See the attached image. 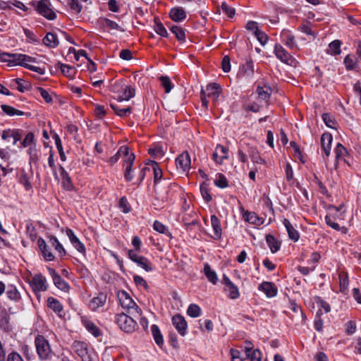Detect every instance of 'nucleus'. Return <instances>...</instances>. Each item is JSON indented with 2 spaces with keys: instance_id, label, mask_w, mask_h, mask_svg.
I'll return each instance as SVG.
<instances>
[{
  "instance_id": "1",
  "label": "nucleus",
  "mask_w": 361,
  "mask_h": 361,
  "mask_svg": "<svg viewBox=\"0 0 361 361\" xmlns=\"http://www.w3.org/2000/svg\"><path fill=\"white\" fill-rule=\"evenodd\" d=\"M345 211L343 205L339 207L329 206L328 208V214L325 216V221L326 224L336 231H341L344 233L346 228L343 226H340L337 221L344 220Z\"/></svg>"
},
{
  "instance_id": "2",
  "label": "nucleus",
  "mask_w": 361,
  "mask_h": 361,
  "mask_svg": "<svg viewBox=\"0 0 361 361\" xmlns=\"http://www.w3.org/2000/svg\"><path fill=\"white\" fill-rule=\"evenodd\" d=\"M110 90L113 92L118 102L128 101L135 95V90L127 85L123 80H116L110 85Z\"/></svg>"
},
{
  "instance_id": "3",
  "label": "nucleus",
  "mask_w": 361,
  "mask_h": 361,
  "mask_svg": "<svg viewBox=\"0 0 361 361\" xmlns=\"http://www.w3.org/2000/svg\"><path fill=\"white\" fill-rule=\"evenodd\" d=\"M117 297L120 305L128 313L130 314L134 317L141 315V309L132 299L129 293L125 290H118L117 293Z\"/></svg>"
},
{
  "instance_id": "4",
  "label": "nucleus",
  "mask_w": 361,
  "mask_h": 361,
  "mask_svg": "<svg viewBox=\"0 0 361 361\" xmlns=\"http://www.w3.org/2000/svg\"><path fill=\"white\" fill-rule=\"evenodd\" d=\"M0 59L3 62L7 63L9 66H21L25 67L27 66V63L36 61L35 58L18 53H2L0 55Z\"/></svg>"
},
{
  "instance_id": "5",
  "label": "nucleus",
  "mask_w": 361,
  "mask_h": 361,
  "mask_svg": "<svg viewBox=\"0 0 361 361\" xmlns=\"http://www.w3.org/2000/svg\"><path fill=\"white\" fill-rule=\"evenodd\" d=\"M30 4L42 16L49 20H54L56 18V13L51 8L49 0L32 1Z\"/></svg>"
},
{
  "instance_id": "6",
  "label": "nucleus",
  "mask_w": 361,
  "mask_h": 361,
  "mask_svg": "<svg viewBox=\"0 0 361 361\" xmlns=\"http://www.w3.org/2000/svg\"><path fill=\"white\" fill-rule=\"evenodd\" d=\"M221 93V86L216 83L209 84L205 89L201 90V102L202 106L207 109L208 100L210 98L212 101L216 102Z\"/></svg>"
},
{
  "instance_id": "7",
  "label": "nucleus",
  "mask_w": 361,
  "mask_h": 361,
  "mask_svg": "<svg viewBox=\"0 0 361 361\" xmlns=\"http://www.w3.org/2000/svg\"><path fill=\"white\" fill-rule=\"evenodd\" d=\"M37 353L41 360H49L52 353L48 341L42 336H38L35 341Z\"/></svg>"
},
{
  "instance_id": "8",
  "label": "nucleus",
  "mask_w": 361,
  "mask_h": 361,
  "mask_svg": "<svg viewBox=\"0 0 361 361\" xmlns=\"http://www.w3.org/2000/svg\"><path fill=\"white\" fill-rule=\"evenodd\" d=\"M115 321L119 328L127 333L134 331L137 327V322L131 317L128 316L126 313L117 314L115 317Z\"/></svg>"
},
{
  "instance_id": "9",
  "label": "nucleus",
  "mask_w": 361,
  "mask_h": 361,
  "mask_svg": "<svg viewBox=\"0 0 361 361\" xmlns=\"http://www.w3.org/2000/svg\"><path fill=\"white\" fill-rule=\"evenodd\" d=\"M29 284L35 293L46 291L49 286L46 277L41 274L31 276L29 279Z\"/></svg>"
},
{
  "instance_id": "10",
  "label": "nucleus",
  "mask_w": 361,
  "mask_h": 361,
  "mask_svg": "<svg viewBox=\"0 0 361 361\" xmlns=\"http://www.w3.org/2000/svg\"><path fill=\"white\" fill-rule=\"evenodd\" d=\"M129 258L146 271L149 272L154 270L152 263L145 257L137 255L133 250L128 251Z\"/></svg>"
},
{
  "instance_id": "11",
  "label": "nucleus",
  "mask_w": 361,
  "mask_h": 361,
  "mask_svg": "<svg viewBox=\"0 0 361 361\" xmlns=\"http://www.w3.org/2000/svg\"><path fill=\"white\" fill-rule=\"evenodd\" d=\"M135 156L133 153L129 154L123 161V168L124 170V178L126 181H131L133 179V166L135 161Z\"/></svg>"
},
{
  "instance_id": "12",
  "label": "nucleus",
  "mask_w": 361,
  "mask_h": 361,
  "mask_svg": "<svg viewBox=\"0 0 361 361\" xmlns=\"http://www.w3.org/2000/svg\"><path fill=\"white\" fill-rule=\"evenodd\" d=\"M228 159V148L221 145H217L214 152L212 154V159L219 165L224 163L225 160Z\"/></svg>"
},
{
  "instance_id": "13",
  "label": "nucleus",
  "mask_w": 361,
  "mask_h": 361,
  "mask_svg": "<svg viewBox=\"0 0 361 361\" xmlns=\"http://www.w3.org/2000/svg\"><path fill=\"white\" fill-rule=\"evenodd\" d=\"M190 157L188 152H183L176 159L177 169L182 172H187L190 169Z\"/></svg>"
},
{
  "instance_id": "14",
  "label": "nucleus",
  "mask_w": 361,
  "mask_h": 361,
  "mask_svg": "<svg viewBox=\"0 0 361 361\" xmlns=\"http://www.w3.org/2000/svg\"><path fill=\"white\" fill-rule=\"evenodd\" d=\"M172 324L179 333L180 335L184 336L187 334L188 324L185 318L180 315L176 314L172 317Z\"/></svg>"
},
{
  "instance_id": "15",
  "label": "nucleus",
  "mask_w": 361,
  "mask_h": 361,
  "mask_svg": "<svg viewBox=\"0 0 361 361\" xmlns=\"http://www.w3.org/2000/svg\"><path fill=\"white\" fill-rule=\"evenodd\" d=\"M49 273L52 277L53 282L57 288L66 293L68 292L70 289L69 285L56 272L54 269H49Z\"/></svg>"
},
{
  "instance_id": "16",
  "label": "nucleus",
  "mask_w": 361,
  "mask_h": 361,
  "mask_svg": "<svg viewBox=\"0 0 361 361\" xmlns=\"http://www.w3.org/2000/svg\"><path fill=\"white\" fill-rule=\"evenodd\" d=\"M258 290L262 291L267 298H274L277 295L278 289L271 282L264 281L258 287Z\"/></svg>"
},
{
  "instance_id": "17",
  "label": "nucleus",
  "mask_w": 361,
  "mask_h": 361,
  "mask_svg": "<svg viewBox=\"0 0 361 361\" xmlns=\"http://www.w3.org/2000/svg\"><path fill=\"white\" fill-rule=\"evenodd\" d=\"M66 233L71 243L74 246V247L80 252L85 253V247L84 244L79 240V238L75 235L73 230L71 228H66Z\"/></svg>"
},
{
  "instance_id": "18",
  "label": "nucleus",
  "mask_w": 361,
  "mask_h": 361,
  "mask_svg": "<svg viewBox=\"0 0 361 361\" xmlns=\"http://www.w3.org/2000/svg\"><path fill=\"white\" fill-rule=\"evenodd\" d=\"M106 295L103 293H100L96 297L91 299L89 302V307L92 310L95 311L99 307H103L106 303Z\"/></svg>"
},
{
  "instance_id": "19",
  "label": "nucleus",
  "mask_w": 361,
  "mask_h": 361,
  "mask_svg": "<svg viewBox=\"0 0 361 361\" xmlns=\"http://www.w3.org/2000/svg\"><path fill=\"white\" fill-rule=\"evenodd\" d=\"M0 328L7 332L12 330L10 315L4 309L0 310Z\"/></svg>"
},
{
  "instance_id": "20",
  "label": "nucleus",
  "mask_w": 361,
  "mask_h": 361,
  "mask_svg": "<svg viewBox=\"0 0 361 361\" xmlns=\"http://www.w3.org/2000/svg\"><path fill=\"white\" fill-rule=\"evenodd\" d=\"M169 16L174 22H181L186 18L185 11L182 7H174L170 10Z\"/></svg>"
},
{
  "instance_id": "21",
  "label": "nucleus",
  "mask_w": 361,
  "mask_h": 361,
  "mask_svg": "<svg viewBox=\"0 0 361 361\" xmlns=\"http://www.w3.org/2000/svg\"><path fill=\"white\" fill-rule=\"evenodd\" d=\"M281 41L285 43V44L290 48H298V46L295 41V37L292 34L290 30H283L281 33Z\"/></svg>"
},
{
  "instance_id": "22",
  "label": "nucleus",
  "mask_w": 361,
  "mask_h": 361,
  "mask_svg": "<svg viewBox=\"0 0 361 361\" xmlns=\"http://www.w3.org/2000/svg\"><path fill=\"white\" fill-rule=\"evenodd\" d=\"M129 153H130L129 147L126 145H123L118 149L117 152L109 159V163L111 165H114L115 163H116L118 161V159L121 157H122V159L123 160L129 154Z\"/></svg>"
},
{
  "instance_id": "23",
  "label": "nucleus",
  "mask_w": 361,
  "mask_h": 361,
  "mask_svg": "<svg viewBox=\"0 0 361 361\" xmlns=\"http://www.w3.org/2000/svg\"><path fill=\"white\" fill-rule=\"evenodd\" d=\"M283 224L286 228L289 238L294 242H297L300 238L299 232L294 228V226L287 219H284L283 220Z\"/></svg>"
},
{
  "instance_id": "24",
  "label": "nucleus",
  "mask_w": 361,
  "mask_h": 361,
  "mask_svg": "<svg viewBox=\"0 0 361 361\" xmlns=\"http://www.w3.org/2000/svg\"><path fill=\"white\" fill-rule=\"evenodd\" d=\"M333 140L330 133H324L321 137V145L326 157L331 154V145Z\"/></svg>"
},
{
  "instance_id": "25",
  "label": "nucleus",
  "mask_w": 361,
  "mask_h": 361,
  "mask_svg": "<svg viewBox=\"0 0 361 361\" xmlns=\"http://www.w3.org/2000/svg\"><path fill=\"white\" fill-rule=\"evenodd\" d=\"M59 172H60V180L61 182V184L63 187L67 190H71L73 189V185L71 179V177L68 176L66 171L64 169L63 166H60L59 168Z\"/></svg>"
},
{
  "instance_id": "26",
  "label": "nucleus",
  "mask_w": 361,
  "mask_h": 361,
  "mask_svg": "<svg viewBox=\"0 0 361 361\" xmlns=\"http://www.w3.org/2000/svg\"><path fill=\"white\" fill-rule=\"evenodd\" d=\"M247 152L254 164H262L264 163V160L260 157L259 153L255 147L247 145Z\"/></svg>"
},
{
  "instance_id": "27",
  "label": "nucleus",
  "mask_w": 361,
  "mask_h": 361,
  "mask_svg": "<svg viewBox=\"0 0 361 361\" xmlns=\"http://www.w3.org/2000/svg\"><path fill=\"white\" fill-rule=\"evenodd\" d=\"M38 246L43 254L44 259L47 261H52L54 259V255L51 253L50 248L46 244V242L42 238H39L37 240Z\"/></svg>"
},
{
  "instance_id": "28",
  "label": "nucleus",
  "mask_w": 361,
  "mask_h": 361,
  "mask_svg": "<svg viewBox=\"0 0 361 361\" xmlns=\"http://www.w3.org/2000/svg\"><path fill=\"white\" fill-rule=\"evenodd\" d=\"M255 73L253 61L250 59L247 60L245 63L240 68V73L246 78H252Z\"/></svg>"
},
{
  "instance_id": "29",
  "label": "nucleus",
  "mask_w": 361,
  "mask_h": 361,
  "mask_svg": "<svg viewBox=\"0 0 361 361\" xmlns=\"http://www.w3.org/2000/svg\"><path fill=\"white\" fill-rule=\"evenodd\" d=\"M274 53L276 57L279 59H280L282 62L288 63V61L291 59L290 55L281 44L275 45Z\"/></svg>"
},
{
  "instance_id": "30",
  "label": "nucleus",
  "mask_w": 361,
  "mask_h": 361,
  "mask_svg": "<svg viewBox=\"0 0 361 361\" xmlns=\"http://www.w3.org/2000/svg\"><path fill=\"white\" fill-rule=\"evenodd\" d=\"M246 356L250 360V361H261L262 355L261 352L257 350H253L251 343L247 344L245 348Z\"/></svg>"
},
{
  "instance_id": "31",
  "label": "nucleus",
  "mask_w": 361,
  "mask_h": 361,
  "mask_svg": "<svg viewBox=\"0 0 361 361\" xmlns=\"http://www.w3.org/2000/svg\"><path fill=\"white\" fill-rule=\"evenodd\" d=\"M290 310L295 313V315L292 316V319H295L298 323H303L305 319L304 313L302 312L300 306L295 302H291L290 306Z\"/></svg>"
},
{
  "instance_id": "32",
  "label": "nucleus",
  "mask_w": 361,
  "mask_h": 361,
  "mask_svg": "<svg viewBox=\"0 0 361 361\" xmlns=\"http://www.w3.org/2000/svg\"><path fill=\"white\" fill-rule=\"evenodd\" d=\"M73 348L75 353L82 359L87 356V350L86 344L81 341H75L73 344Z\"/></svg>"
},
{
  "instance_id": "33",
  "label": "nucleus",
  "mask_w": 361,
  "mask_h": 361,
  "mask_svg": "<svg viewBox=\"0 0 361 361\" xmlns=\"http://www.w3.org/2000/svg\"><path fill=\"white\" fill-rule=\"evenodd\" d=\"M243 217L246 221L256 226H260L264 223V219L255 212H245Z\"/></svg>"
},
{
  "instance_id": "34",
  "label": "nucleus",
  "mask_w": 361,
  "mask_h": 361,
  "mask_svg": "<svg viewBox=\"0 0 361 361\" xmlns=\"http://www.w3.org/2000/svg\"><path fill=\"white\" fill-rule=\"evenodd\" d=\"M211 224L214 231L213 238L216 239L220 238L222 234V230L220 221L216 216L212 215L211 216Z\"/></svg>"
},
{
  "instance_id": "35",
  "label": "nucleus",
  "mask_w": 361,
  "mask_h": 361,
  "mask_svg": "<svg viewBox=\"0 0 361 361\" xmlns=\"http://www.w3.org/2000/svg\"><path fill=\"white\" fill-rule=\"evenodd\" d=\"M43 43L49 47L54 48L59 45V42L55 34L48 32L43 38Z\"/></svg>"
},
{
  "instance_id": "36",
  "label": "nucleus",
  "mask_w": 361,
  "mask_h": 361,
  "mask_svg": "<svg viewBox=\"0 0 361 361\" xmlns=\"http://www.w3.org/2000/svg\"><path fill=\"white\" fill-rule=\"evenodd\" d=\"M47 306L51 309L54 312L60 314L63 310V306L61 303L54 297H49L47 300Z\"/></svg>"
},
{
  "instance_id": "37",
  "label": "nucleus",
  "mask_w": 361,
  "mask_h": 361,
  "mask_svg": "<svg viewBox=\"0 0 361 361\" xmlns=\"http://www.w3.org/2000/svg\"><path fill=\"white\" fill-rule=\"evenodd\" d=\"M334 152H335V154H336L335 167L336 168L337 167V164L340 161L344 160L345 157L348 154V152H347L345 147H344L343 146V145H341V143H338L336 145V149H335Z\"/></svg>"
},
{
  "instance_id": "38",
  "label": "nucleus",
  "mask_w": 361,
  "mask_h": 361,
  "mask_svg": "<svg viewBox=\"0 0 361 361\" xmlns=\"http://www.w3.org/2000/svg\"><path fill=\"white\" fill-rule=\"evenodd\" d=\"M82 322L86 329L92 335L96 337L100 335V331L99 328L92 321L83 318Z\"/></svg>"
},
{
  "instance_id": "39",
  "label": "nucleus",
  "mask_w": 361,
  "mask_h": 361,
  "mask_svg": "<svg viewBox=\"0 0 361 361\" xmlns=\"http://www.w3.org/2000/svg\"><path fill=\"white\" fill-rule=\"evenodd\" d=\"M266 240L271 252L275 253L279 250L281 244L274 236L267 235Z\"/></svg>"
},
{
  "instance_id": "40",
  "label": "nucleus",
  "mask_w": 361,
  "mask_h": 361,
  "mask_svg": "<svg viewBox=\"0 0 361 361\" xmlns=\"http://www.w3.org/2000/svg\"><path fill=\"white\" fill-rule=\"evenodd\" d=\"M257 92L259 99L267 102L271 94V90L268 86H258L257 88Z\"/></svg>"
},
{
  "instance_id": "41",
  "label": "nucleus",
  "mask_w": 361,
  "mask_h": 361,
  "mask_svg": "<svg viewBox=\"0 0 361 361\" xmlns=\"http://www.w3.org/2000/svg\"><path fill=\"white\" fill-rule=\"evenodd\" d=\"M204 273L207 279L213 284H216L218 281L216 273L212 269L208 264H204Z\"/></svg>"
},
{
  "instance_id": "42",
  "label": "nucleus",
  "mask_w": 361,
  "mask_h": 361,
  "mask_svg": "<svg viewBox=\"0 0 361 361\" xmlns=\"http://www.w3.org/2000/svg\"><path fill=\"white\" fill-rule=\"evenodd\" d=\"M165 149L160 145H155L148 149V152L150 155L154 156L157 158L162 157L165 154Z\"/></svg>"
},
{
  "instance_id": "43",
  "label": "nucleus",
  "mask_w": 361,
  "mask_h": 361,
  "mask_svg": "<svg viewBox=\"0 0 361 361\" xmlns=\"http://www.w3.org/2000/svg\"><path fill=\"white\" fill-rule=\"evenodd\" d=\"M170 30L174 34L178 41L185 42V32L183 28L178 25H173L170 27Z\"/></svg>"
},
{
  "instance_id": "44",
  "label": "nucleus",
  "mask_w": 361,
  "mask_h": 361,
  "mask_svg": "<svg viewBox=\"0 0 361 361\" xmlns=\"http://www.w3.org/2000/svg\"><path fill=\"white\" fill-rule=\"evenodd\" d=\"M151 331L156 343L161 346L164 343V339L159 327L153 324L151 326Z\"/></svg>"
},
{
  "instance_id": "45",
  "label": "nucleus",
  "mask_w": 361,
  "mask_h": 361,
  "mask_svg": "<svg viewBox=\"0 0 361 361\" xmlns=\"http://www.w3.org/2000/svg\"><path fill=\"white\" fill-rule=\"evenodd\" d=\"M1 109L2 111L7 115L11 116H23L24 114V112L22 111H20L18 109H16L13 108V106L3 104L1 105Z\"/></svg>"
},
{
  "instance_id": "46",
  "label": "nucleus",
  "mask_w": 361,
  "mask_h": 361,
  "mask_svg": "<svg viewBox=\"0 0 361 361\" xmlns=\"http://www.w3.org/2000/svg\"><path fill=\"white\" fill-rule=\"evenodd\" d=\"M338 276L341 291L345 292L348 289L349 285L348 274L343 271L339 274Z\"/></svg>"
},
{
  "instance_id": "47",
  "label": "nucleus",
  "mask_w": 361,
  "mask_h": 361,
  "mask_svg": "<svg viewBox=\"0 0 361 361\" xmlns=\"http://www.w3.org/2000/svg\"><path fill=\"white\" fill-rule=\"evenodd\" d=\"M6 294L9 299L15 302H18L21 299L19 291L14 286L8 287Z\"/></svg>"
},
{
  "instance_id": "48",
  "label": "nucleus",
  "mask_w": 361,
  "mask_h": 361,
  "mask_svg": "<svg viewBox=\"0 0 361 361\" xmlns=\"http://www.w3.org/2000/svg\"><path fill=\"white\" fill-rule=\"evenodd\" d=\"M49 240L52 246L54 247L55 250L59 252L61 256L66 254L65 249L56 237L51 236Z\"/></svg>"
},
{
  "instance_id": "49",
  "label": "nucleus",
  "mask_w": 361,
  "mask_h": 361,
  "mask_svg": "<svg viewBox=\"0 0 361 361\" xmlns=\"http://www.w3.org/2000/svg\"><path fill=\"white\" fill-rule=\"evenodd\" d=\"M214 185L220 188H225L228 186V180L222 173H218L214 180Z\"/></svg>"
},
{
  "instance_id": "50",
  "label": "nucleus",
  "mask_w": 361,
  "mask_h": 361,
  "mask_svg": "<svg viewBox=\"0 0 361 361\" xmlns=\"http://www.w3.org/2000/svg\"><path fill=\"white\" fill-rule=\"evenodd\" d=\"M188 314L191 317H197L201 314V308L195 304H191L187 310Z\"/></svg>"
},
{
  "instance_id": "51",
  "label": "nucleus",
  "mask_w": 361,
  "mask_h": 361,
  "mask_svg": "<svg viewBox=\"0 0 361 361\" xmlns=\"http://www.w3.org/2000/svg\"><path fill=\"white\" fill-rule=\"evenodd\" d=\"M67 4L70 8L76 14L80 13L82 9V6L79 3L78 0H67Z\"/></svg>"
},
{
  "instance_id": "52",
  "label": "nucleus",
  "mask_w": 361,
  "mask_h": 361,
  "mask_svg": "<svg viewBox=\"0 0 361 361\" xmlns=\"http://www.w3.org/2000/svg\"><path fill=\"white\" fill-rule=\"evenodd\" d=\"M20 183L25 187L26 190L32 189V184L30 182V176L25 172L20 174Z\"/></svg>"
},
{
  "instance_id": "53",
  "label": "nucleus",
  "mask_w": 361,
  "mask_h": 361,
  "mask_svg": "<svg viewBox=\"0 0 361 361\" xmlns=\"http://www.w3.org/2000/svg\"><path fill=\"white\" fill-rule=\"evenodd\" d=\"M111 107L114 111V112L121 117L125 116L127 114H130L132 111L130 107L120 109L114 104H111Z\"/></svg>"
},
{
  "instance_id": "54",
  "label": "nucleus",
  "mask_w": 361,
  "mask_h": 361,
  "mask_svg": "<svg viewBox=\"0 0 361 361\" xmlns=\"http://www.w3.org/2000/svg\"><path fill=\"white\" fill-rule=\"evenodd\" d=\"M341 42L339 40H334L329 44V53L333 55L339 54L341 53Z\"/></svg>"
},
{
  "instance_id": "55",
  "label": "nucleus",
  "mask_w": 361,
  "mask_h": 361,
  "mask_svg": "<svg viewBox=\"0 0 361 361\" xmlns=\"http://www.w3.org/2000/svg\"><path fill=\"white\" fill-rule=\"evenodd\" d=\"M159 80L161 81V85L165 90V92H170V91L173 88V85L169 78L168 76H161L159 78Z\"/></svg>"
},
{
  "instance_id": "56",
  "label": "nucleus",
  "mask_w": 361,
  "mask_h": 361,
  "mask_svg": "<svg viewBox=\"0 0 361 361\" xmlns=\"http://www.w3.org/2000/svg\"><path fill=\"white\" fill-rule=\"evenodd\" d=\"M200 192L204 200L209 202L212 200V195H210L208 185L203 183L200 185Z\"/></svg>"
},
{
  "instance_id": "57",
  "label": "nucleus",
  "mask_w": 361,
  "mask_h": 361,
  "mask_svg": "<svg viewBox=\"0 0 361 361\" xmlns=\"http://www.w3.org/2000/svg\"><path fill=\"white\" fill-rule=\"evenodd\" d=\"M247 145H242L238 150V157L240 162L247 163Z\"/></svg>"
},
{
  "instance_id": "58",
  "label": "nucleus",
  "mask_w": 361,
  "mask_h": 361,
  "mask_svg": "<svg viewBox=\"0 0 361 361\" xmlns=\"http://www.w3.org/2000/svg\"><path fill=\"white\" fill-rule=\"evenodd\" d=\"M322 119L324 122V123L326 125V126H328L329 128H336V123H335V120H334V118L326 113V114H324L322 115Z\"/></svg>"
},
{
  "instance_id": "59",
  "label": "nucleus",
  "mask_w": 361,
  "mask_h": 361,
  "mask_svg": "<svg viewBox=\"0 0 361 361\" xmlns=\"http://www.w3.org/2000/svg\"><path fill=\"white\" fill-rule=\"evenodd\" d=\"M60 68L61 72L67 77L71 78L74 75L75 73V69L69 65L61 64Z\"/></svg>"
},
{
  "instance_id": "60",
  "label": "nucleus",
  "mask_w": 361,
  "mask_h": 361,
  "mask_svg": "<svg viewBox=\"0 0 361 361\" xmlns=\"http://www.w3.org/2000/svg\"><path fill=\"white\" fill-rule=\"evenodd\" d=\"M221 8L222 13L226 14L228 17L232 18L234 16L235 9L226 3H222Z\"/></svg>"
},
{
  "instance_id": "61",
  "label": "nucleus",
  "mask_w": 361,
  "mask_h": 361,
  "mask_svg": "<svg viewBox=\"0 0 361 361\" xmlns=\"http://www.w3.org/2000/svg\"><path fill=\"white\" fill-rule=\"evenodd\" d=\"M226 290L228 292L229 298L231 299H236L240 295L238 288L234 283L226 288Z\"/></svg>"
},
{
  "instance_id": "62",
  "label": "nucleus",
  "mask_w": 361,
  "mask_h": 361,
  "mask_svg": "<svg viewBox=\"0 0 361 361\" xmlns=\"http://www.w3.org/2000/svg\"><path fill=\"white\" fill-rule=\"evenodd\" d=\"M105 26L111 30L124 31L121 25L109 19L105 20Z\"/></svg>"
},
{
  "instance_id": "63",
  "label": "nucleus",
  "mask_w": 361,
  "mask_h": 361,
  "mask_svg": "<svg viewBox=\"0 0 361 361\" xmlns=\"http://www.w3.org/2000/svg\"><path fill=\"white\" fill-rule=\"evenodd\" d=\"M154 31L161 37H166L168 36L167 30L164 27V25L160 22L155 23Z\"/></svg>"
},
{
  "instance_id": "64",
  "label": "nucleus",
  "mask_w": 361,
  "mask_h": 361,
  "mask_svg": "<svg viewBox=\"0 0 361 361\" xmlns=\"http://www.w3.org/2000/svg\"><path fill=\"white\" fill-rule=\"evenodd\" d=\"M230 353L232 361H244V357L238 350L232 348L230 350Z\"/></svg>"
}]
</instances>
